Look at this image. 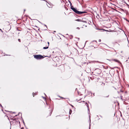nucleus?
Returning <instances> with one entry per match:
<instances>
[{"label":"nucleus","mask_w":129,"mask_h":129,"mask_svg":"<svg viewBox=\"0 0 129 129\" xmlns=\"http://www.w3.org/2000/svg\"><path fill=\"white\" fill-rule=\"evenodd\" d=\"M69 2L70 3L71 9L76 14H78L81 15L87 12L85 11H78L76 8L74 7L73 6H72V4L71 2Z\"/></svg>","instance_id":"1"},{"label":"nucleus","mask_w":129,"mask_h":129,"mask_svg":"<svg viewBox=\"0 0 129 129\" xmlns=\"http://www.w3.org/2000/svg\"><path fill=\"white\" fill-rule=\"evenodd\" d=\"M34 57L37 59H40L42 58H44L45 57H47V56H43L42 55H34Z\"/></svg>","instance_id":"2"},{"label":"nucleus","mask_w":129,"mask_h":129,"mask_svg":"<svg viewBox=\"0 0 129 129\" xmlns=\"http://www.w3.org/2000/svg\"><path fill=\"white\" fill-rule=\"evenodd\" d=\"M107 59L108 60V59ZM108 60L110 61H111V60H113V61H115V62H118V63H120L121 64V63L118 60H117L116 59H112L111 60L108 59Z\"/></svg>","instance_id":"3"},{"label":"nucleus","mask_w":129,"mask_h":129,"mask_svg":"<svg viewBox=\"0 0 129 129\" xmlns=\"http://www.w3.org/2000/svg\"><path fill=\"white\" fill-rule=\"evenodd\" d=\"M95 70L96 72H98V74H100L101 73V71L100 69H96Z\"/></svg>","instance_id":"4"},{"label":"nucleus","mask_w":129,"mask_h":129,"mask_svg":"<svg viewBox=\"0 0 129 129\" xmlns=\"http://www.w3.org/2000/svg\"><path fill=\"white\" fill-rule=\"evenodd\" d=\"M47 43L48 44V45L47 46H46V47H44L43 48V49H47L48 48V46L49 45V42H48Z\"/></svg>","instance_id":"5"},{"label":"nucleus","mask_w":129,"mask_h":129,"mask_svg":"<svg viewBox=\"0 0 129 129\" xmlns=\"http://www.w3.org/2000/svg\"><path fill=\"white\" fill-rule=\"evenodd\" d=\"M98 29V30H103L104 31H109V30H106L104 29Z\"/></svg>","instance_id":"6"},{"label":"nucleus","mask_w":129,"mask_h":129,"mask_svg":"<svg viewBox=\"0 0 129 129\" xmlns=\"http://www.w3.org/2000/svg\"><path fill=\"white\" fill-rule=\"evenodd\" d=\"M86 103V106H87V108L88 110L89 111V105H88V104L86 103Z\"/></svg>","instance_id":"7"},{"label":"nucleus","mask_w":129,"mask_h":129,"mask_svg":"<svg viewBox=\"0 0 129 129\" xmlns=\"http://www.w3.org/2000/svg\"><path fill=\"white\" fill-rule=\"evenodd\" d=\"M37 92H35V93H34V92H33V96H34V95H36L37 94Z\"/></svg>","instance_id":"8"},{"label":"nucleus","mask_w":129,"mask_h":129,"mask_svg":"<svg viewBox=\"0 0 129 129\" xmlns=\"http://www.w3.org/2000/svg\"><path fill=\"white\" fill-rule=\"evenodd\" d=\"M72 110L71 109H70V111L69 112V113L70 114H71L72 112Z\"/></svg>","instance_id":"9"},{"label":"nucleus","mask_w":129,"mask_h":129,"mask_svg":"<svg viewBox=\"0 0 129 129\" xmlns=\"http://www.w3.org/2000/svg\"><path fill=\"white\" fill-rule=\"evenodd\" d=\"M76 20L78 21H81L82 20L80 19H77Z\"/></svg>","instance_id":"10"},{"label":"nucleus","mask_w":129,"mask_h":129,"mask_svg":"<svg viewBox=\"0 0 129 129\" xmlns=\"http://www.w3.org/2000/svg\"><path fill=\"white\" fill-rule=\"evenodd\" d=\"M81 21L82 22H84V23H87V21H84V20H82Z\"/></svg>","instance_id":"11"},{"label":"nucleus","mask_w":129,"mask_h":129,"mask_svg":"<svg viewBox=\"0 0 129 129\" xmlns=\"http://www.w3.org/2000/svg\"><path fill=\"white\" fill-rule=\"evenodd\" d=\"M18 40L19 42H21L20 40V39H18Z\"/></svg>","instance_id":"12"},{"label":"nucleus","mask_w":129,"mask_h":129,"mask_svg":"<svg viewBox=\"0 0 129 129\" xmlns=\"http://www.w3.org/2000/svg\"><path fill=\"white\" fill-rule=\"evenodd\" d=\"M59 96L60 98H61V99H64V98H63V97H61V96Z\"/></svg>","instance_id":"13"},{"label":"nucleus","mask_w":129,"mask_h":129,"mask_svg":"<svg viewBox=\"0 0 129 129\" xmlns=\"http://www.w3.org/2000/svg\"><path fill=\"white\" fill-rule=\"evenodd\" d=\"M92 42H94L97 43V41L96 40H93L92 41Z\"/></svg>","instance_id":"14"},{"label":"nucleus","mask_w":129,"mask_h":129,"mask_svg":"<svg viewBox=\"0 0 129 129\" xmlns=\"http://www.w3.org/2000/svg\"><path fill=\"white\" fill-rule=\"evenodd\" d=\"M111 8L113 10H116L115 9H114V8Z\"/></svg>","instance_id":"15"},{"label":"nucleus","mask_w":129,"mask_h":129,"mask_svg":"<svg viewBox=\"0 0 129 129\" xmlns=\"http://www.w3.org/2000/svg\"><path fill=\"white\" fill-rule=\"evenodd\" d=\"M99 42H100L101 41V39H99Z\"/></svg>","instance_id":"16"},{"label":"nucleus","mask_w":129,"mask_h":129,"mask_svg":"<svg viewBox=\"0 0 129 129\" xmlns=\"http://www.w3.org/2000/svg\"><path fill=\"white\" fill-rule=\"evenodd\" d=\"M6 23H7V24H8L9 23V22H6Z\"/></svg>","instance_id":"17"},{"label":"nucleus","mask_w":129,"mask_h":129,"mask_svg":"<svg viewBox=\"0 0 129 129\" xmlns=\"http://www.w3.org/2000/svg\"><path fill=\"white\" fill-rule=\"evenodd\" d=\"M21 114V116H22V114H21V113H18V115H19V114Z\"/></svg>","instance_id":"18"},{"label":"nucleus","mask_w":129,"mask_h":129,"mask_svg":"<svg viewBox=\"0 0 129 129\" xmlns=\"http://www.w3.org/2000/svg\"><path fill=\"white\" fill-rule=\"evenodd\" d=\"M71 36H72V38H70V39H72V38H73V36H72V35Z\"/></svg>","instance_id":"19"},{"label":"nucleus","mask_w":129,"mask_h":129,"mask_svg":"<svg viewBox=\"0 0 129 129\" xmlns=\"http://www.w3.org/2000/svg\"><path fill=\"white\" fill-rule=\"evenodd\" d=\"M77 29H80L78 27H77Z\"/></svg>","instance_id":"20"},{"label":"nucleus","mask_w":129,"mask_h":129,"mask_svg":"<svg viewBox=\"0 0 129 129\" xmlns=\"http://www.w3.org/2000/svg\"><path fill=\"white\" fill-rule=\"evenodd\" d=\"M71 105V106H72V107H74V106H73V105Z\"/></svg>","instance_id":"21"},{"label":"nucleus","mask_w":129,"mask_h":129,"mask_svg":"<svg viewBox=\"0 0 129 129\" xmlns=\"http://www.w3.org/2000/svg\"><path fill=\"white\" fill-rule=\"evenodd\" d=\"M24 128L23 127H21L20 129H23Z\"/></svg>","instance_id":"22"},{"label":"nucleus","mask_w":129,"mask_h":129,"mask_svg":"<svg viewBox=\"0 0 129 129\" xmlns=\"http://www.w3.org/2000/svg\"><path fill=\"white\" fill-rule=\"evenodd\" d=\"M0 30H1V31H2V32H3V31L0 28Z\"/></svg>","instance_id":"23"},{"label":"nucleus","mask_w":129,"mask_h":129,"mask_svg":"<svg viewBox=\"0 0 129 129\" xmlns=\"http://www.w3.org/2000/svg\"><path fill=\"white\" fill-rule=\"evenodd\" d=\"M52 111H51V112L50 113V115H51V114L52 113Z\"/></svg>","instance_id":"24"},{"label":"nucleus","mask_w":129,"mask_h":129,"mask_svg":"<svg viewBox=\"0 0 129 129\" xmlns=\"http://www.w3.org/2000/svg\"><path fill=\"white\" fill-rule=\"evenodd\" d=\"M42 97L44 98V99H46L44 97Z\"/></svg>","instance_id":"25"},{"label":"nucleus","mask_w":129,"mask_h":129,"mask_svg":"<svg viewBox=\"0 0 129 129\" xmlns=\"http://www.w3.org/2000/svg\"><path fill=\"white\" fill-rule=\"evenodd\" d=\"M78 94H80V93H79V92L78 91Z\"/></svg>","instance_id":"26"},{"label":"nucleus","mask_w":129,"mask_h":129,"mask_svg":"<svg viewBox=\"0 0 129 129\" xmlns=\"http://www.w3.org/2000/svg\"><path fill=\"white\" fill-rule=\"evenodd\" d=\"M127 21L128 22H129V20H127Z\"/></svg>","instance_id":"27"},{"label":"nucleus","mask_w":129,"mask_h":129,"mask_svg":"<svg viewBox=\"0 0 129 129\" xmlns=\"http://www.w3.org/2000/svg\"><path fill=\"white\" fill-rule=\"evenodd\" d=\"M23 122L24 124V122L23 121Z\"/></svg>","instance_id":"28"},{"label":"nucleus","mask_w":129,"mask_h":129,"mask_svg":"<svg viewBox=\"0 0 129 129\" xmlns=\"http://www.w3.org/2000/svg\"><path fill=\"white\" fill-rule=\"evenodd\" d=\"M25 9H24V11H25Z\"/></svg>","instance_id":"29"},{"label":"nucleus","mask_w":129,"mask_h":129,"mask_svg":"<svg viewBox=\"0 0 129 129\" xmlns=\"http://www.w3.org/2000/svg\"><path fill=\"white\" fill-rule=\"evenodd\" d=\"M109 95L108 96H107V97H108V96H109Z\"/></svg>","instance_id":"30"},{"label":"nucleus","mask_w":129,"mask_h":129,"mask_svg":"<svg viewBox=\"0 0 129 129\" xmlns=\"http://www.w3.org/2000/svg\"><path fill=\"white\" fill-rule=\"evenodd\" d=\"M44 94H45V95L46 96V94H45V93H44Z\"/></svg>","instance_id":"31"},{"label":"nucleus","mask_w":129,"mask_h":129,"mask_svg":"<svg viewBox=\"0 0 129 129\" xmlns=\"http://www.w3.org/2000/svg\"><path fill=\"white\" fill-rule=\"evenodd\" d=\"M1 107H2V106L1 105Z\"/></svg>","instance_id":"32"},{"label":"nucleus","mask_w":129,"mask_h":129,"mask_svg":"<svg viewBox=\"0 0 129 129\" xmlns=\"http://www.w3.org/2000/svg\"><path fill=\"white\" fill-rule=\"evenodd\" d=\"M122 30L124 32V31L123 30Z\"/></svg>","instance_id":"33"},{"label":"nucleus","mask_w":129,"mask_h":129,"mask_svg":"<svg viewBox=\"0 0 129 129\" xmlns=\"http://www.w3.org/2000/svg\"><path fill=\"white\" fill-rule=\"evenodd\" d=\"M17 115H15V116H17Z\"/></svg>","instance_id":"34"},{"label":"nucleus","mask_w":129,"mask_h":129,"mask_svg":"<svg viewBox=\"0 0 129 129\" xmlns=\"http://www.w3.org/2000/svg\"><path fill=\"white\" fill-rule=\"evenodd\" d=\"M100 116V117H102V116Z\"/></svg>","instance_id":"35"},{"label":"nucleus","mask_w":129,"mask_h":129,"mask_svg":"<svg viewBox=\"0 0 129 129\" xmlns=\"http://www.w3.org/2000/svg\"><path fill=\"white\" fill-rule=\"evenodd\" d=\"M45 25V26H47Z\"/></svg>","instance_id":"36"},{"label":"nucleus","mask_w":129,"mask_h":129,"mask_svg":"<svg viewBox=\"0 0 129 129\" xmlns=\"http://www.w3.org/2000/svg\"><path fill=\"white\" fill-rule=\"evenodd\" d=\"M78 39H79V38H78Z\"/></svg>","instance_id":"37"},{"label":"nucleus","mask_w":129,"mask_h":129,"mask_svg":"<svg viewBox=\"0 0 129 129\" xmlns=\"http://www.w3.org/2000/svg\"><path fill=\"white\" fill-rule=\"evenodd\" d=\"M80 100H78V101H80Z\"/></svg>","instance_id":"38"},{"label":"nucleus","mask_w":129,"mask_h":129,"mask_svg":"<svg viewBox=\"0 0 129 129\" xmlns=\"http://www.w3.org/2000/svg\"><path fill=\"white\" fill-rule=\"evenodd\" d=\"M127 60H126V62H127Z\"/></svg>","instance_id":"39"},{"label":"nucleus","mask_w":129,"mask_h":129,"mask_svg":"<svg viewBox=\"0 0 129 129\" xmlns=\"http://www.w3.org/2000/svg\"><path fill=\"white\" fill-rule=\"evenodd\" d=\"M13 113H15V112H13Z\"/></svg>","instance_id":"40"},{"label":"nucleus","mask_w":129,"mask_h":129,"mask_svg":"<svg viewBox=\"0 0 129 129\" xmlns=\"http://www.w3.org/2000/svg\"><path fill=\"white\" fill-rule=\"evenodd\" d=\"M82 102H84V101H83Z\"/></svg>","instance_id":"41"},{"label":"nucleus","mask_w":129,"mask_h":129,"mask_svg":"<svg viewBox=\"0 0 129 129\" xmlns=\"http://www.w3.org/2000/svg\"><path fill=\"white\" fill-rule=\"evenodd\" d=\"M10 124H11V123H10Z\"/></svg>","instance_id":"42"},{"label":"nucleus","mask_w":129,"mask_h":129,"mask_svg":"<svg viewBox=\"0 0 129 129\" xmlns=\"http://www.w3.org/2000/svg\"><path fill=\"white\" fill-rule=\"evenodd\" d=\"M121 92H123V91H122Z\"/></svg>","instance_id":"43"},{"label":"nucleus","mask_w":129,"mask_h":129,"mask_svg":"<svg viewBox=\"0 0 129 129\" xmlns=\"http://www.w3.org/2000/svg\"><path fill=\"white\" fill-rule=\"evenodd\" d=\"M19 122V124H20V122Z\"/></svg>","instance_id":"44"}]
</instances>
